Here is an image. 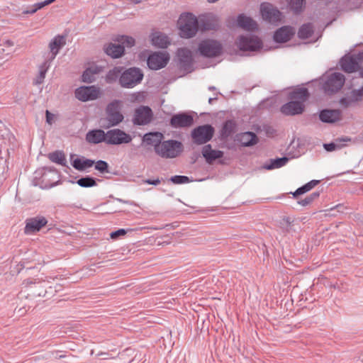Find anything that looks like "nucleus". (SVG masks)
I'll return each instance as SVG.
<instances>
[{
    "label": "nucleus",
    "instance_id": "obj_58",
    "mask_svg": "<svg viewBox=\"0 0 363 363\" xmlns=\"http://www.w3.org/2000/svg\"><path fill=\"white\" fill-rule=\"evenodd\" d=\"M115 199L116 201H118V202H120V203H126V204H130V205L133 204V202L130 201L123 200V199H119V198H116Z\"/></svg>",
    "mask_w": 363,
    "mask_h": 363
},
{
    "label": "nucleus",
    "instance_id": "obj_61",
    "mask_svg": "<svg viewBox=\"0 0 363 363\" xmlns=\"http://www.w3.org/2000/svg\"><path fill=\"white\" fill-rule=\"evenodd\" d=\"M9 141H11V140H15V138L13 135L11 134L10 136L9 137Z\"/></svg>",
    "mask_w": 363,
    "mask_h": 363
},
{
    "label": "nucleus",
    "instance_id": "obj_54",
    "mask_svg": "<svg viewBox=\"0 0 363 363\" xmlns=\"http://www.w3.org/2000/svg\"><path fill=\"white\" fill-rule=\"evenodd\" d=\"M143 182H144V184L157 186L159 184H160L161 180L159 178L154 179H147L144 180Z\"/></svg>",
    "mask_w": 363,
    "mask_h": 363
},
{
    "label": "nucleus",
    "instance_id": "obj_4",
    "mask_svg": "<svg viewBox=\"0 0 363 363\" xmlns=\"http://www.w3.org/2000/svg\"><path fill=\"white\" fill-rule=\"evenodd\" d=\"M198 51L203 57L208 58L216 57L221 55L223 45L216 40L204 39L199 43Z\"/></svg>",
    "mask_w": 363,
    "mask_h": 363
},
{
    "label": "nucleus",
    "instance_id": "obj_11",
    "mask_svg": "<svg viewBox=\"0 0 363 363\" xmlns=\"http://www.w3.org/2000/svg\"><path fill=\"white\" fill-rule=\"evenodd\" d=\"M260 13L262 18L270 23H277L281 20V13L270 3L261 4Z\"/></svg>",
    "mask_w": 363,
    "mask_h": 363
},
{
    "label": "nucleus",
    "instance_id": "obj_50",
    "mask_svg": "<svg viewBox=\"0 0 363 363\" xmlns=\"http://www.w3.org/2000/svg\"><path fill=\"white\" fill-rule=\"evenodd\" d=\"M319 183L320 180L313 179L301 186L304 189V191L307 193L308 191H311L314 186L318 185Z\"/></svg>",
    "mask_w": 363,
    "mask_h": 363
},
{
    "label": "nucleus",
    "instance_id": "obj_42",
    "mask_svg": "<svg viewBox=\"0 0 363 363\" xmlns=\"http://www.w3.org/2000/svg\"><path fill=\"white\" fill-rule=\"evenodd\" d=\"M15 51L14 49V43L11 40H6L3 43H1V55L5 53L4 55L8 57L5 59V61H7L10 57L11 55Z\"/></svg>",
    "mask_w": 363,
    "mask_h": 363
},
{
    "label": "nucleus",
    "instance_id": "obj_39",
    "mask_svg": "<svg viewBox=\"0 0 363 363\" xmlns=\"http://www.w3.org/2000/svg\"><path fill=\"white\" fill-rule=\"evenodd\" d=\"M99 72L97 67H88L82 74V80L85 83H92L95 81V74Z\"/></svg>",
    "mask_w": 363,
    "mask_h": 363
},
{
    "label": "nucleus",
    "instance_id": "obj_47",
    "mask_svg": "<svg viewBox=\"0 0 363 363\" xmlns=\"http://www.w3.org/2000/svg\"><path fill=\"white\" fill-rule=\"evenodd\" d=\"M169 181L174 184H183L189 183L191 180L187 176L174 175L170 177Z\"/></svg>",
    "mask_w": 363,
    "mask_h": 363
},
{
    "label": "nucleus",
    "instance_id": "obj_13",
    "mask_svg": "<svg viewBox=\"0 0 363 363\" xmlns=\"http://www.w3.org/2000/svg\"><path fill=\"white\" fill-rule=\"evenodd\" d=\"M132 137L121 129H112L106 132V143L109 145H121L129 143Z\"/></svg>",
    "mask_w": 363,
    "mask_h": 363
},
{
    "label": "nucleus",
    "instance_id": "obj_2",
    "mask_svg": "<svg viewBox=\"0 0 363 363\" xmlns=\"http://www.w3.org/2000/svg\"><path fill=\"white\" fill-rule=\"evenodd\" d=\"M144 77L142 69L139 67H131L124 68L119 77V84L122 88L133 89L141 83Z\"/></svg>",
    "mask_w": 363,
    "mask_h": 363
},
{
    "label": "nucleus",
    "instance_id": "obj_9",
    "mask_svg": "<svg viewBox=\"0 0 363 363\" xmlns=\"http://www.w3.org/2000/svg\"><path fill=\"white\" fill-rule=\"evenodd\" d=\"M99 94V89L95 86H82L74 91L75 98L82 102L96 99Z\"/></svg>",
    "mask_w": 363,
    "mask_h": 363
},
{
    "label": "nucleus",
    "instance_id": "obj_46",
    "mask_svg": "<svg viewBox=\"0 0 363 363\" xmlns=\"http://www.w3.org/2000/svg\"><path fill=\"white\" fill-rule=\"evenodd\" d=\"M350 96L353 103L362 101L363 98V85L357 89H352L350 93Z\"/></svg>",
    "mask_w": 363,
    "mask_h": 363
},
{
    "label": "nucleus",
    "instance_id": "obj_35",
    "mask_svg": "<svg viewBox=\"0 0 363 363\" xmlns=\"http://www.w3.org/2000/svg\"><path fill=\"white\" fill-rule=\"evenodd\" d=\"M314 33L313 25L311 23H303L298 30V37L300 39L306 40L312 36Z\"/></svg>",
    "mask_w": 363,
    "mask_h": 363
},
{
    "label": "nucleus",
    "instance_id": "obj_60",
    "mask_svg": "<svg viewBox=\"0 0 363 363\" xmlns=\"http://www.w3.org/2000/svg\"><path fill=\"white\" fill-rule=\"evenodd\" d=\"M217 99H218V98H217V97H214V98H209V99H208V103H209L210 104H212V103H213L214 101L217 100Z\"/></svg>",
    "mask_w": 363,
    "mask_h": 363
},
{
    "label": "nucleus",
    "instance_id": "obj_62",
    "mask_svg": "<svg viewBox=\"0 0 363 363\" xmlns=\"http://www.w3.org/2000/svg\"><path fill=\"white\" fill-rule=\"evenodd\" d=\"M135 4H139L142 1V0H131Z\"/></svg>",
    "mask_w": 363,
    "mask_h": 363
},
{
    "label": "nucleus",
    "instance_id": "obj_5",
    "mask_svg": "<svg viewBox=\"0 0 363 363\" xmlns=\"http://www.w3.org/2000/svg\"><path fill=\"white\" fill-rule=\"evenodd\" d=\"M183 152L182 142L177 140H167L162 142L157 152L162 158H175Z\"/></svg>",
    "mask_w": 363,
    "mask_h": 363
},
{
    "label": "nucleus",
    "instance_id": "obj_1",
    "mask_svg": "<svg viewBox=\"0 0 363 363\" xmlns=\"http://www.w3.org/2000/svg\"><path fill=\"white\" fill-rule=\"evenodd\" d=\"M179 35L183 38L194 37L199 30V19L191 13H182L177 21Z\"/></svg>",
    "mask_w": 363,
    "mask_h": 363
},
{
    "label": "nucleus",
    "instance_id": "obj_18",
    "mask_svg": "<svg viewBox=\"0 0 363 363\" xmlns=\"http://www.w3.org/2000/svg\"><path fill=\"white\" fill-rule=\"evenodd\" d=\"M319 120L324 123H335L342 118L340 109L323 108L318 113Z\"/></svg>",
    "mask_w": 363,
    "mask_h": 363
},
{
    "label": "nucleus",
    "instance_id": "obj_15",
    "mask_svg": "<svg viewBox=\"0 0 363 363\" xmlns=\"http://www.w3.org/2000/svg\"><path fill=\"white\" fill-rule=\"evenodd\" d=\"M48 222L47 218L43 216L27 218L25 221L24 233L26 235H30L39 232Z\"/></svg>",
    "mask_w": 363,
    "mask_h": 363
},
{
    "label": "nucleus",
    "instance_id": "obj_31",
    "mask_svg": "<svg viewBox=\"0 0 363 363\" xmlns=\"http://www.w3.org/2000/svg\"><path fill=\"white\" fill-rule=\"evenodd\" d=\"M310 96L308 89L305 87L295 89L289 94V98L296 101H302V104L308 99Z\"/></svg>",
    "mask_w": 363,
    "mask_h": 363
},
{
    "label": "nucleus",
    "instance_id": "obj_24",
    "mask_svg": "<svg viewBox=\"0 0 363 363\" xmlns=\"http://www.w3.org/2000/svg\"><path fill=\"white\" fill-rule=\"evenodd\" d=\"M103 50L107 55L110 56L113 59L120 58L125 54L124 46L119 43H106L103 47Z\"/></svg>",
    "mask_w": 363,
    "mask_h": 363
},
{
    "label": "nucleus",
    "instance_id": "obj_36",
    "mask_svg": "<svg viewBox=\"0 0 363 363\" xmlns=\"http://www.w3.org/2000/svg\"><path fill=\"white\" fill-rule=\"evenodd\" d=\"M112 40L120 45H123L124 49L125 47L132 48L135 45V38L126 35H117L112 38Z\"/></svg>",
    "mask_w": 363,
    "mask_h": 363
},
{
    "label": "nucleus",
    "instance_id": "obj_8",
    "mask_svg": "<svg viewBox=\"0 0 363 363\" xmlns=\"http://www.w3.org/2000/svg\"><path fill=\"white\" fill-rule=\"evenodd\" d=\"M178 65L181 70L190 73L194 70V59L191 51L187 48H180L177 50Z\"/></svg>",
    "mask_w": 363,
    "mask_h": 363
},
{
    "label": "nucleus",
    "instance_id": "obj_3",
    "mask_svg": "<svg viewBox=\"0 0 363 363\" xmlns=\"http://www.w3.org/2000/svg\"><path fill=\"white\" fill-rule=\"evenodd\" d=\"M121 107L122 102L118 99H114L108 104L106 108L107 128L116 126L123 121L124 116L121 113Z\"/></svg>",
    "mask_w": 363,
    "mask_h": 363
},
{
    "label": "nucleus",
    "instance_id": "obj_17",
    "mask_svg": "<svg viewBox=\"0 0 363 363\" xmlns=\"http://www.w3.org/2000/svg\"><path fill=\"white\" fill-rule=\"evenodd\" d=\"M193 123L194 117L185 112L173 115L169 121L170 125L174 128L190 127Z\"/></svg>",
    "mask_w": 363,
    "mask_h": 363
},
{
    "label": "nucleus",
    "instance_id": "obj_56",
    "mask_svg": "<svg viewBox=\"0 0 363 363\" xmlns=\"http://www.w3.org/2000/svg\"><path fill=\"white\" fill-rule=\"evenodd\" d=\"M291 194L293 195L294 198H296L297 196L302 195L303 194H306L304 191V189L302 186L298 187L295 191L291 192Z\"/></svg>",
    "mask_w": 363,
    "mask_h": 363
},
{
    "label": "nucleus",
    "instance_id": "obj_27",
    "mask_svg": "<svg viewBox=\"0 0 363 363\" xmlns=\"http://www.w3.org/2000/svg\"><path fill=\"white\" fill-rule=\"evenodd\" d=\"M65 44V39L63 35H57L49 43V48L51 52V57L49 59L52 61L58 54L61 48Z\"/></svg>",
    "mask_w": 363,
    "mask_h": 363
},
{
    "label": "nucleus",
    "instance_id": "obj_19",
    "mask_svg": "<svg viewBox=\"0 0 363 363\" xmlns=\"http://www.w3.org/2000/svg\"><path fill=\"white\" fill-rule=\"evenodd\" d=\"M305 109L304 104L302 101L291 100L284 104L280 108L281 112L285 116H296L301 114Z\"/></svg>",
    "mask_w": 363,
    "mask_h": 363
},
{
    "label": "nucleus",
    "instance_id": "obj_48",
    "mask_svg": "<svg viewBox=\"0 0 363 363\" xmlns=\"http://www.w3.org/2000/svg\"><path fill=\"white\" fill-rule=\"evenodd\" d=\"M352 139L348 136H342L340 138H337L334 140V143L337 144V150H340L342 147L346 146L345 143L351 142Z\"/></svg>",
    "mask_w": 363,
    "mask_h": 363
},
{
    "label": "nucleus",
    "instance_id": "obj_57",
    "mask_svg": "<svg viewBox=\"0 0 363 363\" xmlns=\"http://www.w3.org/2000/svg\"><path fill=\"white\" fill-rule=\"evenodd\" d=\"M37 280H38L37 279H28L24 280L23 284H25L26 286H28L31 284H40V282L37 281Z\"/></svg>",
    "mask_w": 363,
    "mask_h": 363
},
{
    "label": "nucleus",
    "instance_id": "obj_38",
    "mask_svg": "<svg viewBox=\"0 0 363 363\" xmlns=\"http://www.w3.org/2000/svg\"><path fill=\"white\" fill-rule=\"evenodd\" d=\"M123 70V67L121 66H116L110 69L106 75V82L112 83L116 82L117 79L119 80V77H121V74H122Z\"/></svg>",
    "mask_w": 363,
    "mask_h": 363
},
{
    "label": "nucleus",
    "instance_id": "obj_12",
    "mask_svg": "<svg viewBox=\"0 0 363 363\" xmlns=\"http://www.w3.org/2000/svg\"><path fill=\"white\" fill-rule=\"evenodd\" d=\"M363 52H359L357 56L345 55L340 59V65L341 69L347 73H353L359 71L360 66L358 60L362 59Z\"/></svg>",
    "mask_w": 363,
    "mask_h": 363
},
{
    "label": "nucleus",
    "instance_id": "obj_37",
    "mask_svg": "<svg viewBox=\"0 0 363 363\" xmlns=\"http://www.w3.org/2000/svg\"><path fill=\"white\" fill-rule=\"evenodd\" d=\"M48 157L51 162L64 167H67V160L62 151L55 150L49 153Z\"/></svg>",
    "mask_w": 363,
    "mask_h": 363
},
{
    "label": "nucleus",
    "instance_id": "obj_22",
    "mask_svg": "<svg viewBox=\"0 0 363 363\" xmlns=\"http://www.w3.org/2000/svg\"><path fill=\"white\" fill-rule=\"evenodd\" d=\"M235 140L240 143L242 147H252L259 142L256 133L251 131H246L236 135Z\"/></svg>",
    "mask_w": 363,
    "mask_h": 363
},
{
    "label": "nucleus",
    "instance_id": "obj_26",
    "mask_svg": "<svg viewBox=\"0 0 363 363\" xmlns=\"http://www.w3.org/2000/svg\"><path fill=\"white\" fill-rule=\"evenodd\" d=\"M238 26L247 31H255L258 28L257 23L243 13L238 16Z\"/></svg>",
    "mask_w": 363,
    "mask_h": 363
},
{
    "label": "nucleus",
    "instance_id": "obj_34",
    "mask_svg": "<svg viewBox=\"0 0 363 363\" xmlns=\"http://www.w3.org/2000/svg\"><path fill=\"white\" fill-rule=\"evenodd\" d=\"M51 60H45L38 67L39 72L36 79L34 81L35 85L41 84L44 82L46 73L50 67Z\"/></svg>",
    "mask_w": 363,
    "mask_h": 363
},
{
    "label": "nucleus",
    "instance_id": "obj_16",
    "mask_svg": "<svg viewBox=\"0 0 363 363\" xmlns=\"http://www.w3.org/2000/svg\"><path fill=\"white\" fill-rule=\"evenodd\" d=\"M152 111L147 106H141L135 111L133 123L137 125L148 124L152 118Z\"/></svg>",
    "mask_w": 363,
    "mask_h": 363
},
{
    "label": "nucleus",
    "instance_id": "obj_20",
    "mask_svg": "<svg viewBox=\"0 0 363 363\" xmlns=\"http://www.w3.org/2000/svg\"><path fill=\"white\" fill-rule=\"evenodd\" d=\"M294 34V29L292 26H284L274 32L273 39L276 43H286L290 40Z\"/></svg>",
    "mask_w": 363,
    "mask_h": 363
},
{
    "label": "nucleus",
    "instance_id": "obj_21",
    "mask_svg": "<svg viewBox=\"0 0 363 363\" xmlns=\"http://www.w3.org/2000/svg\"><path fill=\"white\" fill-rule=\"evenodd\" d=\"M164 135L160 132H150L145 133L143 137V141L148 145L154 147V150L157 154L162 143Z\"/></svg>",
    "mask_w": 363,
    "mask_h": 363
},
{
    "label": "nucleus",
    "instance_id": "obj_32",
    "mask_svg": "<svg viewBox=\"0 0 363 363\" xmlns=\"http://www.w3.org/2000/svg\"><path fill=\"white\" fill-rule=\"evenodd\" d=\"M152 43L160 48H166L169 45L168 37L161 32H156L152 34Z\"/></svg>",
    "mask_w": 363,
    "mask_h": 363
},
{
    "label": "nucleus",
    "instance_id": "obj_10",
    "mask_svg": "<svg viewBox=\"0 0 363 363\" xmlns=\"http://www.w3.org/2000/svg\"><path fill=\"white\" fill-rule=\"evenodd\" d=\"M262 41L255 35H241L239 38V48L243 51H256L262 48Z\"/></svg>",
    "mask_w": 363,
    "mask_h": 363
},
{
    "label": "nucleus",
    "instance_id": "obj_53",
    "mask_svg": "<svg viewBox=\"0 0 363 363\" xmlns=\"http://www.w3.org/2000/svg\"><path fill=\"white\" fill-rule=\"evenodd\" d=\"M340 104L345 106V107L350 106V105H352L353 104L350 95L347 96V97L341 98L340 99Z\"/></svg>",
    "mask_w": 363,
    "mask_h": 363
},
{
    "label": "nucleus",
    "instance_id": "obj_43",
    "mask_svg": "<svg viewBox=\"0 0 363 363\" xmlns=\"http://www.w3.org/2000/svg\"><path fill=\"white\" fill-rule=\"evenodd\" d=\"M94 169L101 174L106 173H111L109 168V164L106 161L99 160L94 163Z\"/></svg>",
    "mask_w": 363,
    "mask_h": 363
},
{
    "label": "nucleus",
    "instance_id": "obj_52",
    "mask_svg": "<svg viewBox=\"0 0 363 363\" xmlns=\"http://www.w3.org/2000/svg\"><path fill=\"white\" fill-rule=\"evenodd\" d=\"M337 144L334 143V141L329 143H324L323 147L327 152H332L334 150H337Z\"/></svg>",
    "mask_w": 363,
    "mask_h": 363
},
{
    "label": "nucleus",
    "instance_id": "obj_30",
    "mask_svg": "<svg viewBox=\"0 0 363 363\" xmlns=\"http://www.w3.org/2000/svg\"><path fill=\"white\" fill-rule=\"evenodd\" d=\"M94 163L95 161L94 160L85 158L84 157H77L71 162L72 166L80 172L91 167Z\"/></svg>",
    "mask_w": 363,
    "mask_h": 363
},
{
    "label": "nucleus",
    "instance_id": "obj_23",
    "mask_svg": "<svg viewBox=\"0 0 363 363\" xmlns=\"http://www.w3.org/2000/svg\"><path fill=\"white\" fill-rule=\"evenodd\" d=\"M201 154L208 164H212L216 160L223 157L224 152L219 150H213L211 144L205 145L201 150Z\"/></svg>",
    "mask_w": 363,
    "mask_h": 363
},
{
    "label": "nucleus",
    "instance_id": "obj_14",
    "mask_svg": "<svg viewBox=\"0 0 363 363\" xmlns=\"http://www.w3.org/2000/svg\"><path fill=\"white\" fill-rule=\"evenodd\" d=\"M169 60L168 54L165 52H154L147 59L148 67L152 70H158L166 67Z\"/></svg>",
    "mask_w": 363,
    "mask_h": 363
},
{
    "label": "nucleus",
    "instance_id": "obj_44",
    "mask_svg": "<svg viewBox=\"0 0 363 363\" xmlns=\"http://www.w3.org/2000/svg\"><path fill=\"white\" fill-rule=\"evenodd\" d=\"M320 191H316L307 196L305 199L299 200L297 201L298 204L302 206H306L311 204L316 199L320 196Z\"/></svg>",
    "mask_w": 363,
    "mask_h": 363
},
{
    "label": "nucleus",
    "instance_id": "obj_49",
    "mask_svg": "<svg viewBox=\"0 0 363 363\" xmlns=\"http://www.w3.org/2000/svg\"><path fill=\"white\" fill-rule=\"evenodd\" d=\"M131 230H132L131 229L125 230L124 228H120L115 231L111 232L110 233V238L112 240H118L121 237L124 236L127 233L128 231H131Z\"/></svg>",
    "mask_w": 363,
    "mask_h": 363
},
{
    "label": "nucleus",
    "instance_id": "obj_64",
    "mask_svg": "<svg viewBox=\"0 0 363 363\" xmlns=\"http://www.w3.org/2000/svg\"><path fill=\"white\" fill-rule=\"evenodd\" d=\"M45 291L44 292V294H43V292H39L38 294V296H45Z\"/></svg>",
    "mask_w": 363,
    "mask_h": 363
},
{
    "label": "nucleus",
    "instance_id": "obj_28",
    "mask_svg": "<svg viewBox=\"0 0 363 363\" xmlns=\"http://www.w3.org/2000/svg\"><path fill=\"white\" fill-rule=\"evenodd\" d=\"M199 26L201 30H213L216 29L218 25L213 16L205 15L199 18Z\"/></svg>",
    "mask_w": 363,
    "mask_h": 363
},
{
    "label": "nucleus",
    "instance_id": "obj_6",
    "mask_svg": "<svg viewBox=\"0 0 363 363\" xmlns=\"http://www.w3.org/2000/svg\"><path fill=\"white\" fill-rule=\"evenodd\" d=\"M345 82V76L340 72H333L328 76L322 84L324 92L328 95L335 94L343 86Z\"/></svg>",
    "mask_w": 363,
    "mask_h": 363
},
{
    "label": "nucleus",
    "instance_id": "obj_41",
    "mask_svg": "<svg viewBox=\"0 0 363 363\" xmlns=\"http://www.w3.org/2000/svg\"><path fill=\"white\" fill-rule=\"evenodd\" d=\"M75 183L83 188H90L97 185L96 179L89 175L79 179Z\"/></svg>",
    "mask_w": 363,
    "mask_h": 363
},
{
    "label": "nucleus",
    "instance_id": "obj_45",
    "mask_svg": "<svg viewBox=\"0 0 363 363\" xmlns=\"http://www.w3.org/2000/svg\"><path fill=\"white\" fill-rule=\"evenodd\" d=\"M305 0H290L289 2V8L294 13L298 14L302 11Z\"/></svg>",
    "mask_w": 363,
    "mask_h": 363
},
{
    "label": "nucleus",
    "instance_id": "obj_33",
    "mask_svg": "<svg viewBox=\"0 0 363 363\" xmlns=\"http://www.w3.org/2000/svg\"><path fill=\"white\" fill-rule=\"evenodd\" d=\"M289 160V158L284 156L282 157H277L275 159H271L268 162H266L263 168L267 170H272L274 169H278L284 166Z\"/></svg>",
    "mask_w": 363,
    "mask_h": 363
},
{
    "label": "nucleus",
    "instance_id": "obj_29",
    "mask_svg": "<svg viewBox=\"0 0 363 363\" xmlns=\"http://www.w3.org/2000/svg\"><path fill=\"white\" fill-rule=\"evenodd\" d=\"M237 124L233 120L225 121L220 131V139L221 140H227L236 130Z\"/></svg>",
    "mask_w": 363,
    "mask_h": 363
},
{
    "label": "nucleus",
    "instance_id": "obj_55",
    "mask_svg": "<svg viewBox=\"0 0 363 363\" xmlns=\"http://www.w3.org/2000/svg\"><path fill=\"white\" fill-rule=\"evenodd\" d=\"M46 123L51 125L54 119V114L50 113L48 110L45 111Z\"/></svg>",
    "mask_w": 363,
    "mask_h": 363
},
{
    "label": "nucleus",
    "instance_id": "obj_40",
    "mask_svg": "<svg viewBox=\"0 0 363 363\" xmlns=\"http://www.w3.org/2000/svg\"><path fill=\"white\" fill-rule=\"evenodd\" d=\"M56 0H45L41 2H38L33 5L32 6L28 7L26 10H23L22 11L23 14H33L39 9H43L45 6H48L53 2H55Z\"/></svg>",
    "mask_w": 363,
    "mask_h": 363
},
{
    "label": "nucleus",
    "instance_id": "obj_59",
    "mask_svg": "<svg viewBox=\"0 0 363 363\" xmlns=\"http://www.w3.org/2000/svg\"><path fill=\"white\" fill-rule=\"evenodd\" d=\"M359 75L361 78H363V67H361L359 69Z\"/></svg>",
    "mask_w": 363,
    "mask_h": 363
},
{
    "label": "nucleus",
    "instance_id": "obj_63",
    "mask_svg": "<svg viewBox=\"0 0 363 363\" xmlns=\"http://www.w3.org/2000/svg\"><path fill=\"white\" fill-rule=\"evenodd\" d=\"M208 89H209L210 91H213V90H215V89H216V87H215V86H210L208 87Z\"/></svg>",
    "mask_w": 363,
    "mask_h": 363
},
{
    "label": "nucleus",
    "instance_id": "obj_51",
    "mask_svg": "<svg viewBox=\"0 0 363 363\" xmlns=\"http://www.w3.org/2000/svg\"><path fill=\"white\" fill-rule=\"evenodd\" d=\"M55 170H56L55 168L53 167H43L41 169L36 171L35 174L43 176L45 174V172H46V171L50 172H55Z\"/></svg>",
    "mask_w": 363,
    "mask_h": 363
},
{
    "label": "nucleus",
    "instance_id": "obj_25",
    "mask_svg": "<svg viewBox=\"0 0 363 363\" xmlns=\"http://www.w3.org/2000/svg\"><path fill=\"white\" fill-rule=\"evenodd\" d=\"M86 140L95 145L102 142L106 143V133L101 129L91 130L86 135Z\"/></svg>",
    "mask_w": 363,
    "mask_h": 363
},
{
    "label": "nucleus",
    "instance_id": "obj_7",
    "mask_svg": "<svg viewBox=\"0 0 363 363\" xmlns=\"http://www.w3.org/2000/svg\"><path fill=\"white\" fill-rule=\"evenodd\" d=\"M214 128L209 124L199 125L191 131V138L196 145H203L209 142L213 137Z\"/></svg>",
    "mask_w": 363,
    "mask_h": 363
}]
</instances>
